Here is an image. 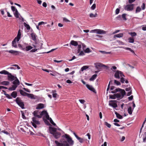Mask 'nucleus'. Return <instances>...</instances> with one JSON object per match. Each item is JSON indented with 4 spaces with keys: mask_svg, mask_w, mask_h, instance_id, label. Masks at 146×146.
<instances>
[{
    "mask_svg": "<svg viewBox=\"0 0 146 146\" xmlns=\"http://www.w3.org/2000/svg\"><path fill=\"white\" fill-rule=\"evenodd\" d=\"M62 137L64 138H65L67 141H66L64 138L60 140V142L56 140L54 142L56 146H72L74 145V141L72 140V138L68 135L65 134L62 135Z\"/></svg>",
    "mask_w": 146,
    "mask_h": 146,
    "instance_id": "obj_1",
    "label": "nucleus"
},
{
    "mask_svg": "<svg viewBox=\"0 0 146 146\" xmlns=\"http://www.w3.org/2000/svg\"><path fill=\"white\" fill-rule=\"evenodd\" d=\"M57 129L55 128L51 127L49 128L50 133L52 134L54 137L57 139L60 137L61 135V133L57 131Z\"/></svg>",
    "mask_w": 146,
    "mask_h": 146,
    "instance_id": "obj_2",
    "label": "nucleus"
},
{
    "mask_svg": "<svg viewBox=\"0 0 146 146\" xmlns=\"http://www.w3.org/2000/svg\"><path fill=\"white\" fill-rule=\"evenodd\" d=\"M120 76L121 77L120 78L121 82L122 83H124L125 81V80L123 77H125L124 75L122 72L119 70L116 71L115 73V77L116 78L119 79L120 78Z\"/></svg>",
    "mask_w": 146,
    "mask_h": 146,
    "instance_id": "obj_3",
    "label": "nucleus"
},
{
    "mask_svg": "<svg viewBox=\"0 0 146 146\" xmlns=\"http://www.w3.org/2000/svg\"><path fill=\"white\" fill-rule=\"evenodd\" d=\"M15 80L13 82V85L11 87L9 88V90L12 91L15 90L17 86L19 84L20 82L19 80L16 77H15Z\"/></svg>",
    "mask_w": 146,
    "mask_h": 146,
    "instance_id": "obj_4",
    "label": "nucleus"
},
{
    "mask_svg": "<svg viewBox=\"0 0 146 146\" xmlns=\"http://www.w3.org/2000/svg\"><path fill=\"white\" fill-rule=\"evenodd\" d=\"M117 92H119L121 95V98H123L125 94V92L124 90L122 89L119 88H117L114 90L112 91L111 93L114 94L115 93Z\"/></svg>",
    "mask_w": 146,
    "mask_h": 146,
    "instance_id": "obj_5",
    "label": "nucleus"
},
{
    "mask_svg": "<svg viewBox=\"0 0 146 146\" xmlns=\"http://www.w3.org/2000/svg\"><path fill=\"white\" fill-rule=\"evenodd\" d=\"M94 66L97 70H101L102 67H104L108 69V67L102 63L97 62L94 64Z\"/></svg>",
    "mask_w": 146,
    "mask_h": 146,
    "instance_id": "obj_6",
    "label": "nucleus"
},
{
    "mask_svg": "<svg viewBox=\"0 0 146 146\" xmlns=\"http://www.w3.org/2000/svg\"><path fill=\"white\" fill-rule=\"evenodd\" d=\"M32 119L33 122H31V123L32 125L34 127L36 128V125H40V123L36 117H33Z\"/></svg>",
    "mask_w": 146,
    "mask_h": 146,
    "instance_id": "obj_7",
    "label": "nucleus"
},
{
    "mask_svg": "<svg viewBox=\"0 0 146 146\" xmlns=\"http://www.w3.org/2000/svg\"><path fill=\"white\" fill-rule=\"evenodd\" d=\"M16 102L17 104L22 108H24V104L22 100L19 98L17 97L16 99Z\"/></svg>",
    "mask_w": 146,
    "mask_h": 146,
    "instance_id": "obj_8",
    "label": "nucleus"
},
{
    "mask_svg": "<svg viewBox=\"0 0 146 146\" xmlns=\"http://www.w3.org/2000/svg\"><path fill=\"white\" fill-rule=\"evenodd\" d=\"M92 33H96L98 34H106V32L104 31L98 29H96L94 30H92Z\"/></svg>",
    "mask_w": 146,
    "mask_h": 146,
    "instance_id": "obj_9",
    "label": "nucleus"
},
{
    "mask_svg": "<svg viewBox=\"0 0 146 146\" xmlns=\"http://www.w3.org/2000/svg\"><path fill=\"white\" fill-rule=\"evenodd\" d=\"M134 4L128 5H126L125 7V10L127 11H131L133 9Z\"/></svg>",
    "mask_w": 146,
    "mask_h": 146,
    "instance_id": "obj_10",
    "label": "nucleus"
},
{
    "mask_svg": "<svg viewBox=\"0 0 146 146\" xmlns=\"http://www.w3.org/2000/svg\"><path fill=\"white\" fill-rule=\"evenodd\" d=\"M40 115L41 116H44V117H45L47 119H48L50 117L47 111L45 110L41 112Z\"/></svg>",
    "mask_w": 146,
    "mask_h": 146,
    "instance_id": "obj_11",
    "label": "nucleus"
},
{
    "mask_svg": "<svg viewBox=\"0 0 146 146\" xmlns=\"http://www.w3.org/2000/svg\"><path fill=\"white\" fill-rule=\"evenodd\" d=\"M109 105L114 108L117 107V106L116 101L115 100H110L109 102Z\"/></svg>",
    "mask_w": 146,
    "mask_h": 146,
    "instance_id": "obj_12",
    "label": "nucleus"
},
{
    "mask_svg": "<svg viewBox=\"0 0 146 146\" xmlns=\"http://www.w3.org/2000/svg\"><path fill=\"white\" fill-rule=\"evenodd\" d=\"M6 52H8L12 54L15 55H18L19 54V53H20L21 52L19 51H15L13 50H6Z\"/></svg>",
    "mask_w": 146,
    "mask_h": 146,
    "instance_id": "obj_13",
    "label": "nucleus"
},
{
    "mask_svg": "<svg viewBox=\"0 0 146 146\" xmlns=\"http://www.w3.org/2000/svg\"><path fill=\"white\" fill-rule=\"evenodd\" d=\"M8 75V79L9 80L12 81L16 79L15 77L12 75L10 73H9Z\"/></svg>",
    "mask_w": 146,
    "mask_h": 146,
    "instance_id": "obj_14",
    "label": "nucleus"
},
{
    "mask_svg": "<svg viewBox=\"0 0 146 146\" xmlns=\"http://www.w3.org/2000/svg\"><path fill=\"white\" fill-rule=\"evenodd\" d=\"M38 111H34L33 114L35 116V117H37L38 118H41V116L40 115H38Z\"/></svg>",
    "mask_w": 146,
    "mask_h": 146,
    "instance_id": "obj_15",
    "label": "nucleus"
},
{
    "mask_svg": "<svg viewBox=\"0 0 146 146\" xmlns=\"http://www.w3.org/2000/svg\"><path fill=\"white\" fill-rule=\"evenodd\" d=\"M44 108V104H43L40 103L37 105L36 109H42Z\"/></svg>",
    "mask_w": 146,
    "mask_h": 146,
    "instance_id": "obj_16",
    "label": "nucleus"
},
{
    "mask_svg": "<svg viewBox=\"0 0 146 146\" xmlns=\"http://www.w3.org/2000/svg\"><path fill=\"white\" fill-rule=\"evenodd\" d=\"M25 44H24L21 45L20 44H19L18 45V46L21 49V50H25L26 49V46H25Z\"/></svg>",
    "mask_w": 146,
    "mask_h": 146,
    "instance_id": "obj_17",
    "label": "nucleus"
},
{
    "mask_svg": "<svg viewBox=\"0 0 146 146\" xmlns=\"http://www.w3.org/2000/svg\"><path fill=\"white\" fill-rule=\"evenodd\" d=\"M12 66H13L12 67H11L9 68H7V69H16V68H15L14 66H15V67H16L17 68V69H20V67H19V66L17 65V64H14V65H12Z\"/></svg>",
    "mask_w": 146,
    "mask_h": 146,
    "instance_id": "obj_18",
    "label": "nucleus"
},
{
    "mask_svg": "<svg viewBox=\"0 0 146 146\" xmlns=\"http://www.w3.org/2000/svg\"><path fill=\"white\" fill-rule=\"evenodd\" d=\"M25 46H26V49L25 50L28 51L31 50L33 48V47L31 46L28 45L27 44H25Z\"/></svg>",
    "mask_w": 146,
    "mask_h": 146,
    "instance_id": "obj_19",
    "label": "nucleus"
},
{
    "mask_svg": "<svg viewBox=\"0 0 146 146\" xmlns=\"http://www.w3.org/2000/svg\"><path fill=\"white\" fill-rule=\"evenodd\" d=\"M70 44L74 46H76L78 45L77 42L73 40L71 41Z\"/></svg>",
    "mask_w": 146,
    "mask_h": 146,
    "instance_id": "obj_20",
    "label": "nucleus"
},
{
    "mask_svg": "<svg viewBox=\"0 0 146 146\" xmlns=\"http://www.w3.org/2000/svg\"><path fill=\"white\" fill-rule=\"evenodd\" d=\"M31 36L33 40L35 41L36 40V37L37 36L36 35L35 33H31Z\"/></svg>",
    "mask_w": 146,
    "mask_h": 146,
    "instance_id": "obj_21",
    "label": "nucleus"
},
{
    "mask_svg": "<svg viewBox=\"0 0 146 146\" xmlns=\"http://www.w3.org/2000/svg\"><path fill=\"white\" fill-rule=\"evenodd\" d=\"M27 96L28 98H30L32 99H35V98L34 97V95L32 94L27 93Z\"/></svg>",
    "mask_w": 146,
    "mask_h": 146,
    "instance_id": "obj_22",
    "label": "nucleus"
},
{
    "mask_svg": "<svg viewBox=\"0 0 146 146\" xmlns=\"http://www.w3.org/2000/svg\"><path fill=\"white\" fill-rule=\"evenodd\" d=\"M56 90H52V96L54 98L55 100H56L57 96V94L56 93Z\"/></svg>",
    "mask_w": 146,
    "mask_h": 146,
    "instance_id": "obj_23",
    "label": "nucleus"
},
{
    "mask_svg": "<svg viewBox=\"0 0 146 146\" xmlns=\"http://www.w3.org/2000/svg\"><path fill=\"white\" fill-rule=\"evenodd\" d=\"M9 72L5 70H3L1 71H0V74H4L5 75H8Z\"/></svg>",
    "mask_w": 146,
    "mask_h": 146,
    "instance_id": "obj_24",
    "label": "nucleus"
},
{
    "mask_svg": "<svg viewBox=\"0 0 146 146\" xmlns=\"http://www.w3.org/2000/svg\"><path fill=\"white\" fill-rule=\"evenodd\" d=\"M123 36V33H119L117 35H115L114 36V38L117 37L120 38L122 37Z\"/></svg>",
    "mask_w": 146,
    "mask_h": 146,
    "instance_id": "obj_25",
    "label": "nucleus"
},
{
    "mask_svg": "<svg viewBox=\"0 0 146 146\" xmlns=\"http://www.w3.org/2000/svg\"><path fill=\"white\" fill-rule=\"evenodd\" d=\"M19 92H20V94H21V95H22L23 96H27V93H26V92L23 91L22 90H19Z\"/></svg>",
    "mask_w": 146,
    "mask_h": 146,
    "instance_id": "obj_26",
    "label": "nucleus"
},
{
    "mask_svg": "<svg viewBox=\"0 0 146 146\" xmlns=\"http://www.w3.org/2000/svg\"><path fill=\"white\" fill-rule=\"evenodd\" d=\"M129 42L131 43H133L134 41V39L133 37H130L128 39Z\"/></svg>",
    "mask_w": 146,
    "mask_h": 146,
    "instance_id": "obj_27",
    "label": "nucleus"
},
{
    "mask_svg": "<svg viewBox=\"0 0 146 146\" xmlns=\"http://www.w3.org/2000/svg\"><path fill=\"white\" fill-rule=\"evenodd\" d=\"M114 96H115V99L116 98H119L121 99L122 98H121V95L119 93H117L114 94Z\"/></svg>",
    "mask_w": 146,
    "mask_h": 146,
    "instance_id": "obj_28",
    "label": "nucleus"
},
{
    "mask_svg": "<svg viewBox=\"0 0 146 146\" xmlns=\"http://www.w3.org/2000/svg\"><path fill=\"white\" fill-rule=\"evenodd\" d=\"M15 16L17 18H19V14L17 10L14 13Z\"/></svg>",
    "mask_w": 146,
    "mask_h": 146,
    "instance_id": "obj_29",
    "label": "nucleus"
},
{
    "mask_svg": "<svg viewBox=\"0 0 146 146\" xmlns=\"http://www.w3.org/2000/svg\"><path fill=\"white\" fill-rule=\"evenodd\" d=\"M11 96L14 98H15L17 96V93L16 92H13L11 94Z\"/></svg>",
    "mask_w": 146,
    "mask_h": 146,
    "instance_id": "obj_30",
    "label": "nucleus"
},
{
    "mask_svg": "<svg viewBox=\"0 0 146 146\" xmlns=\"http://www.w3.org/2000/svg\"><path fill=\"white\" fill-rule=\"evenodd\" d=\"M89 67V66H84L81 68V70L82 71H83L84 70L88 69Z\"/></svg>",
    "mask_w": 146,
    "mask_h": 146,
    "instance_id": "obj_31",
    "label": "nucleus"
},
{
    "mask_svg": "<svg viewBox=\"0 0 146 146\" xmlns=\"http://www.w3.org/2000/svg\"><path fill=\"white\" fill-rule=\"evenodd\" d=\"M115 114H116L117 117L118 119H121L123 117L122 116L117 113L116 112H115Z\"/></svg>",
    "mask_w": 146,
    "mask_h": 146,
    "instance_id": "obj_32",
    "label": "nucleus"
},
{
    "mask_svg": "<svg viewBox=\"0 0 146 146\" xmlns=\"http://www.w3.org/2000/svg\"><path fill=\"white\" fill-rule=\"evenodd\" d=\"M124 49L126 50H129L132 53L134 54H135L134 51L131 48L128 47H125L124 48Z\"/></svg>",
    "mask_w": 146,
    "mask_h": 146,
    "instance_id": "obj_33",
    "label": "nucleus"
},
{
    "mask_svg": "<svg viewBox=\"0 0 146 146\" xmlns=\"http://www.w3.org/2000/svg\"><path fill=\"white\" fill-rule=\"evenodd\" d=\"M77 139L81 143H83L84 141V140L83 139L79 137H78L77 138Z\"/></svg>",
    "mask_w": 146,
    "mask_h": 146,
    "instance_id": "obj_34",
    "label": "nucleus"
},
{
    "mask_svg": "<svg viewBox=\"0 0 146 146\" xmlns=\"http://www.w3.org/2000/svg\"><path fill=\"white\" fill-rule=\"evenodd\" d=\"M141 10V9L140 8V7L138 6L136 8L135 13H137L138 12H140Z\"/></svg>",
    "mask_w": 146,
    "mask_h": 146,
    "instance_id": "obj_35",
    "label": "nucleus"
},
{
    "mask_svg": "<svg viewBox=\"0 0 146 146\" xmlns=\"http://www.w3.org/2000/svg\"><path fill=\"white\" fill-rule=\"evenodd\" d=\"M127 111L128 113L129 114H132L133 110H132L131 107H130L128 108Z\"/></svg>",
    "mask_w": 146,
    "mask_h": 146,
    "instance_id": "obj_36",
    "label": "nucleus"
},
{
    "mask_svg": "<svg viewBox=\"0 0 146 146\" xmlns=\"http://www.w3.org/2000/svg\"><path fill=\"white\" fill-rule=\"evenodd\" d=\"M12 46L15 48L17 47V45L16 43V41L15 40H13L12 42Z\"/></svg>",
    "mask_w": 146,
    "mask_h": 146,
    "instance_id": "obj_37",
    "label": "nucleus"
},
{
    "mask_svg": "<svg viewBox=\"0 0 146 146\" xmlns=\"http://www.w3.org/2000/svg\"><path fill=\"white\" fill-rule=\"evenodd\" d=\"M24 25L27 30H29L30 29V27L29 25L26 24L25 23H24Z\"/></svg>",
    "mask_w": 146,
    "mask_h": 146,
    "instance_id": "obj_38",
    "label": "nucleus"
},
{
    "mask_svg": "<svg viewBox=\"0 0 146 146\" xmlns=\"http://www.w3.org/2000/svg\"><path fill=\"white\" fill-rule=\"evenodd\" d=\"M48 120H49L50 123L52 124L53 125H54V126H56V124L54 123V122H53V120H52V119L50 117H49L48 119Z\"/></svg>",
    "mask_w": 146,
    "mask_h": 146,
    "instance_id": "obj_39",
    "label": "nucleus"
},
{
    "mask_svg": "<svg viewBox=\"0 0 146 146\" xmlns=\"http://www.w3.org/2000/svg\"><path fill=\"white\" fill-rule=\"evenodd\" d=\"M129 34H130L132 37H133L137 36V33L135 32L129 33Z\"/></svg>",
    "mask_w": 146,
    "mask_h": 146,
    "instance_id": "obj_40",
    "label": "nucleus"
},
{
    "mask_svg": "<svg viewBox=\"0 0 146 146\" xmlns=\"http://www.w3.org/2000/svg\"><path fill=\"white\" fill-rule=\"evenodd\" d=\"M9 82L8 81H3L2 82V85L5 86L8 85L9 84Z\"/></svg>",
    "mask_w": 146,
    "mask_h": 146,
    "instance_id": "obj_41",
    "label": "nucleus"
},
{
    "mask_svg": "<svg viewBox=\"0 0 146 146\" xmlns=\"http://www.w3.org/2000/svg\"><path fill=\"white\" fill-rule=\"evenodd\" d=\"M114 83L117 86L120 85H121V83L120 82L115 80H114Z\"/></svg>",
    "mask_w": 146,
    "mask_h": 146,
    "instance_id": "obj_42",
    "label": "nucleus"
},
{
    "mask_svg": "<svg viewBox=\"0 0 146 146\" xmlns=\"http://www.w3.org/2000/svg\"><path fill=\"white\" fill-rule=\"evenodd\" d=\"M126 14H123L122 15V17L123 19L124 20L126 21L127 20V19L126 17Z\"/></svg>",
    "mask_w": 146,
    "mask_h": 146,
    "instance_id": "obj_43",
    "label": "nucleus"
},
{
    "mask_svg": "<svg viewBox=\"0 0 146 146\" xmlns=\"http://www.w3.org/2000/svg\"><path fill=\"white\" fill-rule=\"evenodd\" d=\"M97 76V74H95L92 76V81L94 80L96 78Z\"/></svg>",
    "mask_w": 146,
    "mask_h": 146,
    "instance_id": "obj_44",
    "label": "nucleus"
},
{
    "mask_svg": "<svg viewBox=\"0 0 146 146\" xmlns=\"http://www.w3.org/2000/svg\"><path fill=\"white\" fill-rule=\"evenodd\" d=\"M105 124L106 126H107L108 127L110 128L111 127V125L108 123V122H105Z\"/></svg>",
    "mask_w": 146,
    "mask_h": 146,
    "instance_id": "obj_45",
    "label": "nucleus"
},
{
    "mask_svg": "<svg viewBox=\"0 0 146 146\" xmlns=\"http://www.w3.org/2000/svg\"><path fill=\"white\" fill-rule=\"evenodd\" d=\"M11 9L12 10L13 12H15L16 11V10H17V9H16L13 6H12L11 7Z\"/></svg>",
    "mask_w": 146,
    "mask_h": 146,
    "instance_id": "obj_46",
    "label": "nucleus"
},
{
    "mask_svg": "<svg viewBox=\"0 0 146 146\" xmlns=\"http://www.w3.org/2000/svg\"><path fill=\"white\" fill-rule=\"evenodd\" d=\"M84 50L86 53H88L90 52V49L88 48H87L86 49L85 48Z\"/></svg>",
    "mask_w": 146,
    "mask_h": 146,
    "instance_id": "obj_47",
    "label": "nucleus"
},
{
    "mask_svg": "<svg viewBox=\"0 0 146 146\" xmlns=\"http://www.w3.org/2000/svg\"><path fill=\"white\" fill-rule=\"evenodd\" d=\"M145 3H143L142 5L141 6L142 9L143 10H144L145 9Z\"/></svg>",
    "mask_w": 146,
    "mask_h": 146,
    "instance_id": "obj_48",
    "label": "nucleus"
},
{
    "mask_svg": "<svg viewBox=\"0 0 146 146\" xmlns=\"http://www.w3.org/2000/svg\"><path fill=\"white\" fill-rule=\"evenodd\" d=\"M21 38L18 37V36H17L14 39V40H15V41H17V42H18L19 40Z\"/></svg>",
    "mask_w": 146,
    "mask_h": 146,
    "instance_id": "obj_49",
    "label": "nucleus"
},
{
    "mask_svg": "<svg viewBox=\"0 0 146 146\" xmlns=\"http://www.w3.org/2000/svg\"><path fill=\"white\" fill-rule=\"evenodd\" d=\"M110 98L111 99H115V96H114V94L113 95H111L110 96Z\"/></svg>",
    "mask_w": 146,
    "mask_h": 146,
    "instance_id": "obj_50",
    "label": "nucleus"
},
{
    "mask_svg": "<svg viewBox=\"0 0 146 146\" xmlns=\"http://www.w3.org/2000/svg\"><path fill=\"white\" fill-rule=\"evenodd\" d=\"M86 86L89 90L91 91V87L88 84H86Z\"/></svg>",
    "mask_w": 146,
    "mask_h": 146,
    "instance_id": "obj_51",
    "label": "nucleus"
},
{
    "mask_svg": "<svg viewBox=\"0 0 146 146\" xmlns=\"http://www.w3.org/2000/svg\"><path fill=\"white\" fill-rule=\"evenodd\" d=\"M21 32H20V30L19 29L18 31L17 36H18V37L21 38Z\"/></svg>",
    "mask_w": 146,
    "mask_h": 146,
    "instance_id": "obj_52",
    "label": "nucleus"
},
{
    "mask_svg": "<svg viewBox=\"0 0 146 146\" xmlns=\"http://www.w3.org/2000/svg\"><path fill=\"white\" fill-rule=\"evenodd\" d=\"M119 11H120L119 9L118 8H117L116 9L115 11V14H117V15L119 13Z\"/></svg>",
    "mask_w": 146,
    "mask_h": 146,
    "instance_id": "obj_53",
    "label": "nucleus"
},
{
    "mask_svg": "<svg viewBox=\"0 0 146 146\" xmlns=\"http://www.w3.org/2000/svg\"><path fill=\"white\" fill-rule=\"evenodd\" d=\"M23 89L25 91H26L28 92H29V93H30L31 92V91L29 90V89H27V88H23Z\"/></svg>",
    "mask_w": 146,
    "mask_h": 146,
    "instance_id": "obj_54",
    "label": "nucleus"
},
{
    "mask_svg": "<svg viewBox=\"0 0 146 146\" xmlns=\"http://www.w3.org/2000/svg\"><path fill=\"white\" fill-rule=\"evenodd\" d=\"M57 49V48H54V49H52L50 51H49L48 52H44V53H48L51 52H52L53 51H54V50L56 49Z\"/></svg>",
    "mask_w": 146,
    "mask_h": 146,
    "instance_id": "obj_55",
    "label": "nucleus"
},
{
    "mask_svg": "<svg viewBox=\"0 0 146 146\" xmlns=\"http://www.w3.org/2000/svg\"><path fill=\"white\" fill-rule=\"evenodd\" d=\"M78 45V52H80V49L81 48V47H82V45L80 44V45Z\"/></svg>",
    "mask_w": 146,
    "mask_h": 146,
    "instance_id": "obj_56",
    "label": "nucleus"
},
{
    "mask_svg": "<svg viewBox=\"0 0 146 146\" xmlns=\"http://www.w3.org/2000/svg\"><path fill=\"white\" fill-rule=\"evenodd\" d=\"M79 101L82 104H84L85 102V101L83 99L79 100Z\"/></svg>",
    "mask_w": 146,
    "mask_h": 146,
    "instance_id": "obj_57",
    "label": "nucleus"
},
{
    "mask_svg": "<svg viewBox=\"0 0 146 146\" xmlns=\"http://www.w3.org/2000/svg\"><path fill=\"white\" fill-rule=\"evenodd\" d=\"M98 16V14L97 13H96L95 14L92 13V18Z\"/></svg>",
    "mask_w": 146,
    "mask_h": 146,
    "instance_id": "obj_58",
    "label": "nucleus"
},
{
    "mask_svg": "<svg viewBox=\"0 0 146 146\" xmlns=\"http://www.w3.org/2000/svg\"><path fill=\"white\" fill-rule=\"evenodd\" d=\"M125 90L126 91H130L131 90V88L130 87L126 88H125Z\"/></svg>",
    "mask_w": 146,
    "mask_h": 146,
    "instance_id": "obj_59",
    "label": "nucleus"
},
{
    "mask_svg": "<svg viewBox=\"0 0 146 146\" xmlns=\"http://www.w3.org/2000/svg\"><path fill=\"white\" fill-rule=\"evenodd\" d=\"M1 132L4 133L6 135H8L9 134V133L7 131H6L5 130H3L1 131Z\"/></svg>",
    "mask_w": 146,
    "mask_h": 146,
    "instance_id": "obj_60",
    "label": "nucleus"
},
{
    "mask_svg": "<svg viewBox=\"0 0 146 146\" xmlns=\"http://www.w3.org/2000/svg\"><path fill=\"white\" fill-rule=\"evenodd\" d=\"M96 5L95 4H94L92 5V9L94 10L96 8Z\"/></svg>",
    "mask_w": 146,
    "mask_h": 146,
    "instance_id": "obj_61",
    "label": "nucleus"
},
{
    "mask_svg": "<svg viewBox=\"0 0 146 146\" xmlns=\"http://www.w3.org/2000/svg\"><path fill=\"white\" fill-rule=\"evenodd\" d=\"M92 92L94 93L95 94L96 93V91L95 89L92 87Z\"/></svg>",
    "mask_w": 146,
    "mask_h": 146,
    "instance_id": "obj_62",
    "label": "nucleus"
},
{
    "mask_svg": "<svg viewBox=\"0 0 146 146\" xmlns=\"http://www.w3.org/2000/svg\"><path fill=\"white\" fill-rule=\"evenodd\" d=\"M82 47L83 49L84 50L86 48V46L83 43L82 44Z\"/></svg>",
    "mask_w": 146,
    "mask_h": 146,
    "instance_id": "obj_63",
    "label": "nucleus"
},
{
    "mask_svg": "<svg viewBox=\"0 0 146 146\" xmlns=\"http://www.w3.org/2000/svg\"><path fill=\"white\" fill-rule=\"evenodd\" d=\"M84 54V53L83 51H81L79 53V55L80 56H82Z\"/></svg>",
    "mask_w": 146,
    "mask_h": 146,
    "instance_id": "obj_64",
    "label": "nucleus"
}]
</instances>
